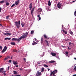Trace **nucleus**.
I'll list each match as a JSON object with an SVG mask.
<instances>
[{"mask_svg":"<svg viewBox=\"0 0 76 76\" xmlns=\"http://www.w3.org/2000/svg\"><path fill=\"white\" fill-rule=\"evenodd\" d=\"M10 17V15H9L6 17V19H9V18Z\"/></svg>","mask_w":76,"mask_h":76,"instance_id":"obj_24","label":"nucleus"},{"mask_svg":"<svg viewBox=\"0 0 76 76\" xmlns=\"http://www.w3.org/2000/svg\"><path fill=\"white\" fill-rule=\"evenodd\" d=\"M7 59H8V58H7V57L5 58H4V60H5V61L7 60Z\"/></svg>","mask_w":76,"mask_h":76,"instance_id":"obj_33","label":"nucleus"},{"mask_svg":"<svg viewBox=\"0 0 76 76\" xmlns=\"http://www.w3.org/2000/svg\"><path fill=\"white\" fill-rule=\"evenodd\" d=\"M10 68V66H8V70H9V68Z\"/></svg>","mask_w":76,"mask_h":76,"instance_id":"obj_39","label":"nucleus"},{"mask_svg":"<svg viewBox=\"0 0 76 76\" xmlns=\"http://www.w3.org/2000/svg\"><path fill=\"white\" fill-rule=\"evenodd\" d=\"M44 71V68H42V70L41 71V72H43Z\"/></svg>","mask_w":76,"mask_h":76,"instance_id":"obj_21","label":"nucleus"},{"mask_svg":"<svg viewBox=\"0 0 76 76\" xmlns=\"http://www.w3.org/2000/svg\"><path fill=\"white\" fill-rule=\"evenodd\" d=\"M38 10L39 12H42V9L41 8H39L38 9Z\"/></svg>","mask_w":76,"mask_h":76,"instance_id":"obj_16","label":"nucleus"},{"mask_svg":"<svg viewBox=\"0 0 76 76\" xmlns=\"http://www.w3.org/2000/svg\"><path fill=\"white\" fill-rule=\"evenodd\" d=\"M44 66H45V67H48V65H47L45 64L44 65Z\"/></svg>","mask_w":76,"mask_h":76,"instance_id":"obj_32","label":"nucleus"},{"mask_svg":"<svg viewBox=\"0 0 76 76\" xmlns=\"http://www.w3.org/2000/svg\"><path fill=\"white\" fill-rule=\"evenodd\" d=\"M2 9L1 7L0 8V13L1 12V11Z\"/></svg>","mask_w":76,"mask_h":76,"instance_id":"obj_42","label":"nucleus"},{"mask_svg":"<svg viewBox=\"0 0 76 76\" xmlns=\"http://www.w3.org/2000/svg\"><path fill=\"white\" fill-rule=\"evenodd\" d=\"M7 47L6 46H5L4 49H3V50H2V53H4V52H5V51H6V50H7Z\"/></svg>","mask_w":76,"mask_h":76,"instance_id":"obj_4","label":"nucleus"},{"mask_svg":"<svg viewBox=\"0 0 76 76\" xmlns=\"http://www.w3.org/2000/svg\"><path fill=\"white\" fill-rule=\"evenodd\" d=\"M70 39H67L66 40V41H70Z\"/></svg>","mask_w":76,"mask_h":76,"instance_id":"obj_40","label":"nucleus"},{"mask_svg":"<svg viewBox=\"0 0 76 76\" xmlns=\"http://www.w3.org/2000/svg\"><path fill=\"white\" fill-rule=\"evenodd\" d=\"M49 38H48L47 37V38H46V39H49Z\"/></svg>","mask_w":76,"mask_h":76,"instance_id":"obj_57","label":"nucleus"},{"mask_svg":"<svg viewBox=\"0 0 76 76\" xmlns=\"http://www.w3.org/2000/svg\"><path fill=\"white\" fill-rule=\"evenodd\" d=\"M15 6V4H12L11 7H14V6Z\"/></svg>","mask_w":76,"mask_h":76,"instance_id":"obj_27","label":"nucleus"},{"mask_svg":"<svg viewBox=\"0 0 76 76\" xmlns=\"http://www.w3.org/2000/svg\"><path fill=\"white\" fill-rule=\"evenodd\" d=\"M14 51H15V52H17V50H14Z\"/></svg>","mask_w":76,"mask_h":76,"instance_id":"obj_49","label":"nucleus"},{"mask_svg":"<svg viewBox=\"0 0 76 76\" xmlns=\"http://www.w3.org/2000/svg\"><path fill=\"white\" fill-rule=\"evenodd\" d=\"M20 70H22V68H20Z\"/></svg>","mask_w":76,"mask_h":76,"instance_id":"obj_50","label":"nucleus"},{"mask_svg":"<svg viewBox=\"0 0 76 76\" xmlns=\"http://www.w3.org/2000/svg\"><path fill=\"white\" fill-rule=\"evenodd\" d=\"M39 20H41V17H39Z\"/></svg>","mask_w":76,"mask_h":76,"instance_id":"obj_41","label":"nucleus"},{"mask_svg":"<svg viewBox=\"0 0 76 76\" xmlns=\"http://www.w3.org/2000/svg\"><path fill=\"white\" fill-rule=\"evenodd\" d=\"M65 53L66 54H69V52H68L67 51H66L65 52Z\"/></svg>","mask_w":76,"mask_h":76,"instance_id":"obj_35","label":"nucleus"},{"mask_svg":"<svg viewBox=\"0 0 76 76\" xmlns=\"http://www.w3.org/2000/svg\"><path fill=\"white\" fill-rule=\"evenodd\" d=\"M19 0H18V1H16L15 2V4L17 6H18V3H19Z\"/></svg>","mask_w":76,"mask_h":76,"instance_id":"obj_9","label":"nucleus"},{"mask_svg":"<svg viewBox=\"0 0 76 76\" xmlns=\"http://www.w3.org/2000/svg\"><path fill=\"white\" fill-rule=\"evenodd\" d=\"M4 39L5 40H7V39H8V40H10V39H11V38H10L6 37Z\"/></svg>","mask_w":76,"mask_h":76,"instance_id":"obj_14","label":"nucleus"},{"mask_svg":"<svg viewBox=\"0 0 76 76\" xmlns=\"http://www.w3.org/2000/svg\"><path fill=\"white\" fill-rule=\"evenodd\" d=\"M9 3L8 2H7V1H6V5L7 6H9Z\"/></svg>","mask_w":76,"mask_h":76,"instance_id":"obj_15","label":"nucleus"},{"mask_svg":"<svg viewBox=\"0 0 76 76\" xmlns=\"http://www.w3.org/2000/svg\"><path fill=\"white\" fill-rule=\"evenodd\" d=\"M48 3H51L50 2V1H48Z\"/></svg>","mask_w":76,"mask_h":76,"instance_id":"obj_59","label":"nucleus"},{"mask_svg":"<svg viewBox=\"0 0 76 76\" xmlns=\"http://www.w3.org/2000/svg\"><path fill=\"white\" fill-rule=\"evenodd\" d=\"M41 43H42H42H43V38L42 37L41 38Z\"/></svg>","mask_w":76,"mask_h":76,"instance_id":"obj_22","label":"nucleus"},{"mask_svg":"<svg viewBox=\"0 0 76 76\" xmlns=\"http://www.w3.org/2000/svg\"><path fill=\"white\" fill-rule=\"evenodd\" d=\"M9 63H11V62H12V60H9Z\"/></svg>","mask_w":76,"mask_h":76,"instance_id":"obj_38","label":"nucleus"},{"mask_svg":"<svg viewBox=\"0 0 76 76\" xmlns=\"http://www.w3.org/2000/svg\"><path fill=\"white\" fill-rule=\"evenodd\" d=\"M2 48H3V47H2V46H0V49H1V50H2Z\"/></svg>","mask_w":76,"mask_h":76,"instance_id":"obj_36","label":"nucleus"},{"mask_svg":"<svg viewBox=\"0 0 76 76\" xmlns=\"http://www.w3.org/2000/svg\"><path fill=\"white\" fill-rule=\"evenodd\" d=\"M28 34V32H26L24 34V35L20 37L18 39L13 38L12 39V41H18V42H20V41L22 39L25 38L27 37Z\"/></svg>","mask_w":76,"mask_h":76,"instance_id":"obj_1","label":"nucleus"},{"mask_svg":"<svg viewBox=\"0 0 76 76\" xmlns=\"http://www.w3.org/2000/svg\"><path fill=\"white\" fill-rule=\"evenodd\" d=\"M0 26H2V25H1V24H0Z\"/></svg>","mask_w":76,"mask_h":76,"instance_id":"obj_60","label":"nucleus"},{"mask_svg":"<svg viewBox=\"0 0 76 76\" xmlns=\"http://www.w3.org/2000/svg\"><path fill=\"white\" fill-rule=\"evenodd\" d=\"M15 76H21V75H15Z\"/></svg>","mask_w":76,"mask_h":76,"instance_id":"obj_47","label":"nucleus"},{"mask_svg":"<svg viewBox=\"0 0 76 76\" xmlns=\"http://www.w3.org/2000/svg\"><path fill=\"white\" fill-rule=\"evenodd\" d=\"M34 39V41H37V39L36 38H35Z\"/></svg>","mask_w":76,"mask_h":76,"instance_id":"obj_51","label":"nucleus"},{"mask_svg":"<svg viewBox=\"0 0 76 76\" xmlns=\"http://www.w3.org/2000/svg\"><path fill=\"white\" fill-rule=\"evenodd\" d=\"M33 43H32V45H35V44H37V43H38V41H37L36 42H35V41H33Z\"/></svg>","mask_w":76,"mask_h":76,"instance_id":"obj_11","label":"nucleus"},{"mask_svg":"<svg viewBox=\"0 0 76 76\" xmlns=\"http://www.w3.org/2000/svg\"><path fill=\"white\" fill-rule=\"evenodd\" d=\"M55 62H56V61H49L50 63H55Z\"/></svg>","mask_w":76,"mask_h":76,"instance_id":"obj_17","label":"nucleus"},{"mask_svg":"<svg viewBox=\"0 0 76 76\" xmlns=\"http://www.w3.org/2000/svg\"><path fill=\"white\" fill-rule=\"evenodd\" d=\"M68 47V50H70V49H69V47Z\"/></svg>","mask_w":76,"mask_h":76,"instance_id":"obj_54","label":"nucleus"},{"mask_svg":"<svg viewBox=\"0 0 76 76\" xmlns=\"http://www.w3.org/2000/svg\"><path fill=\"white\" fill-rule=\"evenodd\" d=\"M4 76H5L6 75V73H5V72H4Z\"/></svg>","mask_w":76,"mask_h":76,"instance_id":"obj_48","label":"nucleus"},{"mask_svg":"<svg viewBox=\"0 0 76 76\" xmlns=\"http://www.w3.org/2000/svg\"><path fill=\"white\" fill-rule=\"evenodd\" d=\"M69 33H70V34H71V35H73V33L72 31H70Z\"/></svg>","mask_w":76,"mask_h":76,"instance_id":"obj_25","label":"nucleus"},{"mask_svg":"<svg viewBox=\"0 0 76 76\" xmlns=\"http://www.w3.org/2000/svg\"><path fill=\"white\" fill-rule=\"evenodd\" d=\"M48 6H50L51 5V3H48Z\"/></svg>","mask_w":76,"mask_h":76,"instance_id":"obj_34","label":"nucleus"},{"mask_svg":"<svg viewBox=\"0 0 76 76\" xmlns=\"http://www.w3.org/2000/svg\"><path fill=\"white\" fill-rule=\"evenodd\" d=\"M40 75H41V72H39V71H37L36 73L37 76H40Z\"/></svg>","mask_w":76,"mask_h":76,"instance_id":"obj_8","label":"nucleus"},{"mask_svg":"<svg viewBox=\"0 0 76 76\" xmlns=\"http://www.w3.org/2000/svg\"><path fill=\"white\" fill-rule=\"evenodd\" d=\"M76 11H75L74 12V14H76Z\"/></svg>","mask_w":76,"mask_h":76,"instance_id":"obj_56","label":"nucleus"},{"mask_svg":"<svg viewBox=\"0 0 76 76\" xmlns=\"http://www.w3.org/2000/svg\"><path fill=\"white\" fill-rule=\"evenodd\" d=\"M21 25L22 27H23L25 25V23L23 22L21 23Z\"/></svg>","mask_w":76,"mask_h":76,"instance_id":"obj_19","label":"nucleus"},{"mask_svg":"<svg viewBox=\"0 0 76 76\" xmlns=\"http://www.w3.org/2000/svg\"><path fill=\"white\" fill-rule=\"evenodd\" d=\"M13 63L14 64V65H16V64H18V63L17 61H12Z\"/></svg>","mask_w":76,"mask_h":76,"instance_id":"obj_6","label":"nucleus"},{"mask_svg":"<svg viewBox=\"0 0 76 76\" xmlns=\"http://www.w3.org/2000/svg\"><path fill=\"white\" fill-rule=\"evenodd\" d=\"M39 16H40V15L39 14L38 15H37V17H38L39 18V17H40Z\"/></svg>","mask_w":76,"mask_h":76,"instance_id":"obj_45","label":"nucleus"},{"mask_svg":"<svg viewBox=\"0 0 76 76\" xmlns=\"http://www.w3.org/2000/svg\"><path fill=\"white\" fill-rule=\"evenodd\" d=\"M48 70V71H49V70H50V69H48V68H47Z\"/></svg>","mask_w":76,"mask_h":76,"instance_id":"obj_52","label":"nucleus"},{"mask_svg":"<svg viewBox=\"0 0 76 76\" xmlns=\"http://www.w3.org/2000/svg\"><path fill=\"white\" fill-rule=\"evenodd\" d=\"M12 58H13V57L11 56V59H12Z\"/></svg>","mask_w":76,"mask_h":76,"instance_id":"obj_58","label":"nucleus"},{"mask_svg":"<svg viewBox=\"0 0 76 76\" xmlns=\"http://www.w3.org/2000/svg\"><path fill=\"white\" fill-rule=\"evenodd\" d=\"M25 14L26 15V12H25Z\"/></svg>","mask_w":76,"mask_h":76,"instance_id":"obj_62","label":"nucleus"},{"mask_svg":"<svg viewBox=\"0 0 76 76\" xmlns=\"http://www.w3.org/2000/svg\"><path fill=\"white\" fill-rule=\"evenodd\" d=\"M4 35H7V33H4L3 34Z\"/></svg>","mask_w":76,"mask_h":76,"instance_id":"obj_29","label":"nucleus"},{"mask_svg":"<svg viewBox=\"0 0 76 76\" xmlns=\"http://www.w3.org/2000/svg\"><path fill=\"white\" fill-rule=\"evenodd\" d=\"M73 44V43H72V42H69V45H71V44Z\"/></svg>","mask_w":76,"mask_h":76,"instance_id":"obj_37","label":"nucleus"},{"mask_svg":"<svg viewBox=\"0 0 76 76\" xmlns=\"http://www.w3.org/2000/svg\"><path fill=\"white\" fill-rule=\"evenodd\" d=\"M11 45H15V43L14 42H12L11 43Z\"/></svg>","mask_w":76,"mask_h":76,"instance_id":"obj_20","label":"nucleus"},{"mask_svg":"<svg viewBox=\"0 0 76 76\" xmlns=\"http://www.w3.org/2000/svg\"><path fill=\"white\" fill-rule=\"evenodd\" d=\"M74 15H75V16H76V14H74Z\"/></svg>","mask_w":76,"mask_h":76,"instance_id":"obj_63","label":"nucleus"},{"mask_svg":"<svg viewBox=\"0 0 76 76\" xmlns=\"http://www.w3.org/2000/svg\"><path fill=\"white\" fill-rule=\"evenodd\" d=\"M4 3V0H2L0 1V3Z\"/></svg>","mask_w":76,"mask_h":76,"instance_id":"obj_23","label":"nucleus"},{"mask_svg":"<svg viewBox=\"0 0 76 76\" xmlns=\"http://www.w3.org/2000/svg\"><path fill=\"white\" fill-rule=\"evenodd\" d=\"M16 67H19V66H18V65H16Z\"/></svg>","mask_w":76,"mask_h":76,"instance_id":"obj_53","label":"nucleus"},{"mask_svg":"<svg viewBox=\"0 0 76 76\" xmlns=\"http://www.w3.org/2000/svg\"><path fill=\"white\" fill-rule=\"evenodd\" d=\"M51 54L52 56H53L54 57H55V56H56V53H51Z\"/></svg>","mask_w":76,"mask_h":76,"instance_id":"obj_12","label":"nucleus"},{"mask_svg":"<svg viewBox=\"0 0 76 76\" xmlns=\"http://www.w3.org/2000/svg\"><path fill=\"white\" fill-rule=\"evenodd\" d=\"M34 10H32L31 11V14H32L33 13V12H34Z\"/></svg>","mask_w":76,"mask_h":76,"instance_id":"obj_31","label":"nucleus"},{"mask_svg":"<svg viewBox=\"0 0 76 76\" xmlns=\"http://www.w3.org/2000/svg\"><path fill=\"white\" fill-rule=\"evenodd\" d=\"M44 39H45V38L46 39L45 40V42H46V43L47 45L48 46H49V43H48V40H47V36L45 34H44Z\"/></svg>","mask_w":76,"mask_h":76,"instance_id":"obj_3","label":"nucleus"},{"mask_svg":"<svg viewBox=\"0 0 76 76\" xmlns=\"http://www.w3.org/2000/svg\"><path fill=\"white\" fill-rule=\"evenodd\" d=\"M29 8H30V10H31V9L32 8V4L31 3L29 5Z\"/></svg>","mask_w":76,"mask_h":76,"instance_id":"obj_5","label":"nucleus"},{"mask_svg":"<svg viewBox=\"0 0 76 76\" xmlns=\"http://www.w3.org/2000/svg\"><path fill=\"white\" fill-rule=\"evenodd\" d=\"M23 61H24V62H26V59L25 58H24L23 59Z\"/></svg>","mask_w":76,"mask_h":76,"instance_id":"obj_28","label":"nucleus"},{"mask_svg":"<svg viewBox=\"0 0 76 76\" xmlns=\"http://www.w3.org/2000/svg\"><path fill=\"white\" fill-rule=\"evenodd\" d=\"M34 31L33 30V31H31V34H34Z\"/></svg>","mask_w":76,"mask_h":76,"instance_id":"obj_26","label":"nucleus"},{"mask_svg":"<svg viewBox=\"0 0 76 76\" xmlns=\"http://www.w3.org/2000/svg\"><path fill=\"white\" fill-rule=\"evenodd\" d=\"M74 59H75V60H76V58H74Z\"/></svg>","mask_w":76,"mask_h":76,"instance_id":"obj_64","label":"nucleus"},{"mask_svg":"<svg viewBox=\"0 0 76 76\" xmlns=\"http://www.w3.org/2000/svg\"><path fill=\"white\" fill-rule=\"evenodd\" d=\"M62 31L63 32H64V33H65V34H67V31H65L64 30H63Z\"/></svg>","mask_w":76,"mask_h":76,"instance_id":"obj_13","label":"nucleus"},{"mask_svg":"<svg viewBox=\"0 0 76 76\" xmlns=\"http://www.w3.org/2000/svg\"><path fill=\"white\" fill-rule=\"evenodd\" d=\"M4 68H1L0 69V73H3L4 72Z\"/></svg>","mask_w":76,"mask_h":76,"instance_id":"obj_7","label":"nucleus"},{"mask_svg":"<svg viewBox=\"0 0 76 76\" xmlns=\"http://www.w3.org/2000/svg\"><path fill=\"white\" fill-rule=\"evenodd\" d=\"M7 58L8 59L9 58H10V57H9V56H7Z\"/></svg>","mask_w":76,"mask_h":76,"instance_id":"obj_44","label":"nucleus"},{"mask_svg":"<svg viewBox=\"0 0 76 76\" xmlns=\"http://www.w3.org/2000/svg\"><path fill=\"white\" fill-rule=\"evenodd\" d=\"M7 35H9V36H10V35H11V34L10 33H8L7 34Z\"/></svg>","mask_w":76,"mask_h":76,"instance_id":"obj_30","label":"nucleus"},{"mask_svg":"<svg viewBox=\"0 0 76 76\" xmlns=\"http://www.w3.org/2000/svg\"><path fill=\"white\" fill-rule=\"evenodd\" d=\"M13 72H14V75H16L17 74H18V72H16V71H14Z\"/></svg>","mask_w":76,"mask_h":76,"instance_id":"obj_18","label":"nucleus"},{"mask_svg":"<svg viewBox=\"0 0 76 76\" xmlns=\"http://www.w3.org/2000/svg\"><path fill=\"white\" fill-rule=\"evenodd\" d=\"M73 76H76V74H75L73 75Z\"/></svg>","mask_w":76,"mask_h":76,"instance_id":"obj_55","label":"nucleus"},{"mask_svg":"<svg viewBox=\"0 0 76 76\" xmlns=\"http://www.w3.org/2000/svg\"><path fill=\"white\" fill-rule=\"evenodd\" d=\"M35 7H34L32 9V10H34V9H35Z\"/></svg>","mask_w":76,"mask_h":76,"instance_id":"obj_43","label":"nucleus"},{"mask_svg":"<svg viewBox=\"0 0 76 76\" xmlns=\"http://www.w3.org/2000/svg\"><path fill=\"white\" fill-rule=\"evenodd\" d=\"M66 56H68V54H66Z\"/></svg>","mask_w":76,"mask_h":76,"instance_id":"obj_61","label":"nucleus"},{"mask_svg":"<svg viewBox=\"0 0 76 76\" xmlns=\"http://www.w3.org/2000/svg\"><path fill=\"white\" fill-rule=\"evenodd\" d=\"M15 25L17 26V28L19 29L20 28V21L19 20L18 22L15 21Z\"/></svg>","mask_w":76,"mask_h":76,"instance_id":"obj_2","label":"nucleus"},{"mask_svg":"<svg viewBox=\"0 0 76 76\" xmlns=\"http://www.w3.org/2000/svg\"><path fill=\"white\" fill-rule=\"evenodd\" d=\"M58 8H59V9H60V8L61 7V4H60V3H58Z\"/></svg>","mask_w":76,"mask_h":76,"instance_id":"obj_10","label":"nucleus"},{"mask_svg":"<svg viewBox=\"0 0 76 76\" xmlns=\"http://www.w3.org/2000/svg\"><path fill=\"white\" fill-rule=\"evenodd\" d=\"M61 47L63 48H65V46H61Z\"/></svg>","mask_w":76,"mask_h":76,"instance_id":"obj_46","label":"nucleus"}]
</instances>
